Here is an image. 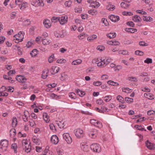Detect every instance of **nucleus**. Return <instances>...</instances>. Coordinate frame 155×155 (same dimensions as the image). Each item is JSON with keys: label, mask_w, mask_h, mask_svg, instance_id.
<instances>
[{"label": "nucleus", "mask_w": 155, "mask_h": 155, "mask_svg": "<svg viewBox=\"0 0 155 155\" xmlns=\"http://www.w3.org/2000/svg\"><path fill=\"white\" fill-rule=\"evenodd\" d=\"M24 33L23 31H20L17 35H15L14 37L15 38V42L18 43L19 42H21L24 38Z\"/></svg>", "instance_id": "f257e3e1"}, {"label": "nucleus", "mask_w": 155, "mask_h": 155, "mask_svg": "<svg viewBox=\"0 0 155 155\" xmlns=\"http://www.w3.org/2000/svg\"><path fill=\"white\" fill-rule=\"evenodd\" d=\"M90 148L93 152L96 153H99L101 150V147L97 143H94L91 145Z\"/></svg>", "instance_id": "f03ea898"}, {"label": "nucleus", "mask_w": 155, "mask_h": 155, "mask_svg": "<svg viewBox=\"0 0 155 155\" xmlns=\"http://www.w3.org/2000/svg\"><path fill=\"white\" fill-rule=\"evenodd\" d=\"M8 142L6 140H3L1 141L0 143V148L2 151H5L6 150L8 146Z\"/></svg>", "instance_id": "7ed1b4c3"}, {"label": "nucleus", "mask_w": 155, "mask_h": 155, "mask_svg": "<svg viewBox=\"0 0 155 155\" xmlns=\"http://www.w3.org/2000/svg\"><path fill=\"white\" fill-rule=\"evenodd\" d=\"M87 2L90 3L91 6L94 8H97L100 5V4L97 0H88Z\"/></svg>", "instance_id": "20e7f679"}, {"label": "nucleus", "mask_w": 155, "mask_h": 155, "mask_svg": "<svg viewBox=\"0 0 155 155\" xmlns=\"http://www.w3.org/2000/svg\"><path fill=\"white\" fill-rule=\"evenodd\" d=\"M63 138L68 144H71L72 141V139L68 133H64L63 134Z\"/></svg>", "instance_id": "39448f33"}, {"label": "nucleus", "mask_w": 155, "mask_h": 155, "mask_svg": "<svg viewBox=\"0 0 155 155\" xmlns=\"http://www.w3.org/2000/svg\"><path fill=\"white\" fill-rule=\"evenodd\" d=\"M90 122L92 125L96 126L99 128H101L102 127L101 123L100 121H97L95 119H91L90 120Z\"/></svg>", "instance_id": "423d86ee"}, {"label": "nucleus", "mask_w": 155, "mask_h": 155, "mask_svg": "<svg viewBox=\"0 0 155 155\" xmlns=\"http://www.w3.org/2000/svg\"><path fill=\"white\" fill-rule=\"evenodd\" d=\"M147 147L150 150H153L155 149V145L151 143L148 140H147L145 143Z\"/></svg>", "instance_id": "0eeeda50"}, {"label": "nucleus", "mask_w": 155, "mask_h": 155, "mask_svg": "<svg viewBox=\"0 0 155 155\" xmlns=\"http://www.w3.org/2000/svg\"><path fill=\"white\" fill-rule=\"evenodd\" d=\"M51 141L53 144H57L59 142V139L56 135H53L51 137Z\"/></svg>", "instance_id": "6e6552de"}, {"label": "nucleus", "mask_w": 155, "mask_h": 155, "mask_svg": "<svg viewBox=\"0 0 155 155\" xmlns=\"http://www.w3.org/2000/svg\"><path fill=\"white\" fill-rule=\"evenodd\" d=\"M15 78L18 82H21L22 83H24L26 81L25 78L22 75H18L16 76Z\"/></svg>", "instance_id": "1a4fd4ad"}, {"label": "nucleus", "mask_w": 155, "mask_h": 155, "mask_svg": "<svg viewBox=\"0 0 155 155\" xmlns=\"http://www.w3.org/2000/svg\"><path fill=\"white\" fill-rule=\"evenodd\" d=\"M97 134V130H96L94 129L92 131H91L89 132L88 135L89 136L93 139L96 138Z\"/></svg>", "instance_id": "9d476101"}, {"label": "nucleus", "mask_w": 155, "mask_h": 155, "mask_svg": "<svg viewBox=\"0 0 155 155\" xmlns=\"http://www.w3.org/2000/svg\"><path fill=\"white\" fill-rule=\"evenodd\" d=\"M67 16H62L60 17V20H59L58 21L61 25H63L67 22Z\"/></svg>", "instance_id": "9b49d317"}, {"label": "nucleus", "mask_w": 155, "mask_h": 155, "mask_svg": "<svg viewBox=\"0 0 155 155\" xmlns=\"http://www.w3.org/2000/svg\"><path fill=\"white\" fill-rule=\"evenodd\" d=\"M83 131L82 130L78 129L77 130L75 135L77 137L81 138L83 137Z\"/></svg>", "instance_id": "f8f14e48"}, {"label": "nucleus", "mask_w": 155, "mask_h": 155, "mask_svg": "<svg viewBox=\"0 0 155 155\" xmlns=\"http://www.w3.org/2000/svg\"><path fill=\"white\" fill-rule=\"evenodd\" d=\"M109 18L112 21L114 22L119 21L120 20L119 17L118 16L113 15L110 16Z\"/></svg>", "instance_id": "ddd939ff"}, {"label": "nucleus", "mask_w": 155, "mask_h": 155, "mask_svg": "<svg viewBox=\"0 0 155 155\" xmlns=\"http://www.w3.org/2000/svg\"><path fill=\"white\" fill-rule=\"evenodd\" d=\"M97 66L100 67H104L107 65V63H105V60H102L100 59V62H97Z\"/></svg>", "instance_id": "4468645a"}, {"label": "nucleus", "mask_w": 155, "mask_h": 155, "mask_svg": "<svg viewBox=\"0 0 155 155\" xmlns=\"http://www.w3.org/2000/svg\"><path fill=\"white\" fill-rule=\"evenodd\" d=\"M9 133L10 137H11L14 138V140H15L16 139L14 138L16 134V131L15 129L14 128L10 130Z\"/></svg>", "instance_id": "2eb2a0df"}, {"label": "nucleus", "mask_w": 155, "mask_h": 155, "mask_svg": "<svg viewBox=\"0 0 155 155\" xmlns=\"http://www.w3.org/2000/svg\"><path fill=\"white\" fill-rule=\"evenodd\" d=\"M59 70V68L57 66H54L52 67V69L51 72L52 74L54 75L57 73Z\"/></svg>", "instance_id": "dca6fc26"}, {"label": "nucleus", "mask_w": 155, "mask_h": 155, "mask_svg": "<svg viewBox=\"0 0 155 155\" xmlns=\"http://www.w3.org/2000/svg\"><path fill=\"white\" fill-rule=\"evenodd\" d=\"M34 3L35 5L37 6L43 7L44 5L43 0H36Z\"/></svg>", "instance_id": "f3484780"}, {"label": "nucleus", "mask_w": 155, "mask_h": 155, "mask_svg": "<svg viewBox=\"0 0 155 155\" xmlns=\"http://www.w3.org/2000/svg\"><path fill=\"white\" fill-rule=\"evenodd\" d=\"M43 24L45 27L47 28H49L51 25L50 21L48 19L44 20Z\"/></svg>", "instance_id": "a211bd4d"}, {"label": "nucleus", "mask_w": 155, "mask_h": 155, "mask_svg": "<svg viewBox=\"0 0 155 155\" xmlns=\"http://www.w3.org/2000/svg\"><path fill=\"white\" fill-rule=\"evenodd\" d=\"M144 96L150 100H153L154 98V96L150 93H145L144 94Z\"/></svg>", "instance_id": "6ab92c4d"}, {"label": "nucleus", "mask_w": 155, "mask_h": 155, "mask_svg": "<svg viewBox=\"0 0 155 155\" xmlns=\"http://www.w3.org/2000/svg\"><path fill=\"white\" fill-rule=\"evenodd\" d=\"M24 115L23 116V120L25 121H28V117H29V114L27 111H25L24 112Z\"/></svg>", "instance_id": "aec40b11"}, {"label": "nucleus", "mask_w": 155, "mask_h": 155, "mask_svg": "<svg viewBox=\"0 0 155 155\" xmlns=\"http://www.w3.org/2000/svg\"><path fill=\"white\" fill-rule=\"evenodd\" d=\"M49 73V70L48 69H45L43 72L42 74V77L43 79H46L48 76V74Z\"/></svg>", "instance_id": "412c9836"}, {"label": "nucleus", "mask_w": 155, "mask_h": 155, "mask_svg": "<svg viewBox=\"0 0 155 155\" xmlns=\"http://www.w3.org/2000/svg\"><path fill=\"white\" fill-rule=\"evenodd\" d=\"M133 20L136 22H140L142 21L141 18L137 15H135L133 17Z\"/></svg>", "instance_id": "4be33fe9"}, {"label": "nucleus", "mask_w": 155, "mask_h": 155, "mask_svg": "<svg viewBox=\"0 0 155 155\" xmlns=\"http://www.w3.org/2000/svg\"><path fill=\"white\" fill-rule=\"evenodd\" d=\"M81 149L85 152H88L89 150V148L88 145L85 144H82L81 146Z\"/></svg>", "instance_id": "5701e85b"}, {"label": "nucleus", "mask_w": 155, "mask_h": 155, "mask_svg": "<svg viewBox=\"0 0 155 155\" xmlns=\"http://www.w3.org/2000/svg\"><path fill=\"white\" fill-rule=\"evenodd\" d=\"M43 116L44 120L46 123H48L50 121V119L48 114L44 112L43 114Z\"/></svg>", "instance_id": "b1692460"}, {"label": "nucleus", "mask_w": 155, "mask_h": 155, "mask_svg": "<svg viewBox=\"0 0 155 155\" xmlns=\"http://www.w3.org/2000/svg\"><path fill=\"white\" fill-rule=\"evenodd\" d=\"M32 140L33 142L36 144H39L40 143V141L39 139L35 136H33Z\"/></svg>", "instance_id": "393cba45"}, {"label": "nucleus", "mask_w": 155, "mask_h": 155, "mask_svg": "<svg viewBox=\"0 0 155 155\" xmlns=\"http://www.w3.org/2000/svg\"><path fill=\"white\" fill-rule=\"evenodd\" d=\"M130 4L127 2H122L120 3V6L122 8L125 9H127L128 8Z\"/></svg>", "instance_id": "a878e982"}, {"label": "nucleus", "mask_w": 155, "mask_h": 155, "mask_svg": "<svg viewBox=\"0 0 155 155\" xmlns=\"http://www.w3.org/2000/svg\"><path fill=\"white\" fill-rule=\"evenodd\" d=\"M106 8L109 11H113L115 9V6L114 5L109 4L107 5Z\"/></svg>", "instance_id": "bb28decb"}, {"label": "nucleus", "mask_w": 155, "mask_h": 155, "mask_svg": "<svg viewBox=\"0 0 155 155\" xmlns=\"http://www.w3.org/2000/svg\"><path fill=\"white\" fill-rule=\"evenodd\" d=\"M125 30L127 32L131 33H133L137 31V30L136 29L132 28H126Z\"/></svg>", "instance_id": "cd10ccee"}, {"label": "nucleus", "mask_w": 155, "mask_h": 155, "mask_svg": "<svg viewBox=\"0 0 155 155\" xmlns=\"http://www.w3.org/2000/svg\"><path fill=\"white\" fill-rule=\"evenodd\" d=\"M97 38V36L96 35H93L88 37L87 38V40L89 41H91L96 39Z\"/></svg>", "instance_id": "c85d7f7f"}, {"label": "nucleus", "mask_w": 155, "mask_h": 155, "mask_svg": "<svg viewBox=\"0 0 155 155\" xmlns=\"http://www.w3.org/2000/svg\"><path fill=\"white\" fill-rule=\"evenodd\" d=\"M17 119L15 117H13V118L12 122V127H15L17 125Z\"/></svg>", "instance_id": "c756f323"}, {"label": "nucleus", "mask_w": 155, "mask_h": 155, "mask_svg": "<svg viewBox=\"0 0 155 155\" xmlns=\"http://www.w3.org/2000/svg\"><path fill=\"white\" fill-rule=\"evenodd\" d=\"M76 92L78 95L81 97L84 96L85 94V93L84 91H83L79 89H78L76 90Z\"/></svg>", "instance_id": "7c9ffc66"}, {"label": "nucleus", "mask_w": 155, "mask_h": 155, "mask_svg": "<svg viewBox=\"0 0 155 155\" xmlns=\"http://www.w3.org/2000/svg\"><path fill=\"white\" fill-rule=\"evenodd\" d=\"M38 54V50L36 49H33L30 53V54L33 57H35Z\"/></svg>", "instance_id": "2f4dec72"}, {"label": "nucleus", "mask_w": 155, "mask_h": 155, "mask_svg": "<svg viewBox=\"0 0 155 155\" xmlns=\"http://www.w3.org/2000/svg\"><path fill=\"white\" fill-rule=\"evenodd\" d=\"M30 143L26 145H25L24 146H23L24 148L25 149V151L27 152L28 153L30 152L31 150V146L30 145Z\"/></svg>", "instance_id": "473e14b6"}, {"label": "nucleus", "mask_w": 155, "mask_h": 155, "mask_svg": "<svg viewBox=\"0 0 155 155\" xmlns=\"http://www.w3.org/2000/svg\"><path fill=\"white\" fill-rule=\"evenodd\" d=\"M82 62V60L80 59H78L72 61V64L73 65H76L80 64Z\"/></svg>", "instance_id": "72a5a7b5"}, {"label": "nucleus", "mask_w": 155, "mask_h": 155, "mask_svg": "<svg viewBox=\"0 0 155 155\" xmlns=\"http://www.w3.org/2000/svg\"><path fill=\"white\" fill-rule=\"evenodd\" d=\"M107 83L108 84L112 86H117L119 85V84L117 82H114L111 80L108 81Z\"/></svg>", "instance_id": "f704fd0d"}, {"label": "nucleus", "mask_w": 155, "mask_h": 155, "mask_svg": "<svg viewBox=\"0 0 155 155\" xmlns=\"http://www.w3.org/2000/svg\"><path fill=\"white\" fill-rule=\"evenodd\" d=\"M127 80L130 81H133L134 82H137L138 81V80L137 78L135 77H128Z\"/></svg>", "instance_id": "c9c22d12"}, {"label": "nucleus", "mask_w": 155, "mask_h": 155, "mask_svg": "<svg viewBox=\"0 0 155 155\" xmlns=\"http://www.w3.org/2000/svg\"><path fill=\"white\" fill-rule=\"evenodd\" d=\"M88 13L92 15H96L97 12V11L95 9H91L88 11Z\"/></svg>", "instance_id": "e433bc0d"}, {"label": "nucleus", "mask_w": 155, "mask_h": 155, "mask_svg": "<svg viewBox=\"0 0 155 155\" xmlns=\"http://www.w3.org/2000/svg\"><path fill=\"white\" fill-rule=\"evenodd\" d=\"M143 20L146 21H153V18L150 16H144Z\"/></svg>", "instance_id": "4c0bfd02"}, {"label": "nucleus", "mask_w": 155, "mask_h": 155, "mask_svg": "<svg viewBox=\"0 0 155 155\" xmlns=\"http://www.w3.org/2000/svg\"><path fill=\"white\" fill-rule=\"evenodd\" d=\"M116 34L115 33H110L107 35V37H109L110 38H114L116 37Z\"/></svg>", "instance_id": "58836bf2"}, {"label": "nucleus", "mask_w": 155, "mask_h": 155, "mask_svg": "<svg viewBox=\"0 0 155 155\" xmlns=\"http://www.w3.org/2000/svg\"><path fill=\"white\" fill-rule=\"evenodd\" d=\"M27 6V3H23L19 7L20 8V9L23 10L26 8Z\"/></svg>", "instance_id": "ea45409f"}, {"label": "nucleus", "mask_w": 155, "mask_h": 155, "mask_svg": "<svg viewBox=\"0 0 155 155\" xmlns=\"http://www.w3.org/2000/svg\"><path fill=\"white\" fill-rule=\"evenodd\" d=\"M87 35L86 34L83 33L78 35V37L79 39H84Z\"/></svg>", "instance_id": "a19ab883"}, {"label": "nucleus", "mask_w": 155, "mask_h": 155, "mask_svg": "<svg viewBox=\"0 0 155 155\" xmlns=\"http://www.w3.org/2000/svg\"><path fill=\"white\" fill-rule=\"evenodd\" d=\"M69 96L72 99H75L76 98V94L73 92H71L69 94Z\"/></svg>", "instance_id": "79ce46f5"}, {"label": "nucleus", "mask_w": 155, "mask_h": 155, "mask_svg": "<svg viewBox=\"0 0 155 155\" xmlns=\"http://www.w3.org/2000/svg\"><path fill=\"white\" fill-rule=\"evenodd\" d=\"M104 100L106 102H108L111 100L112 98V96L111 95H107L104 97Z\"/></svg>", "instance_id": "37998d69"}, {"label": "nucleus", "mask_w": 155, "mask_h": 155, "mask_svg": "<svg viewBox=\"0 0 155 155\" xmlns=\"http://www.w3.org/2000/svg\"><path fill=\"white\" fill-rule=\"evenodd\" d=\"M117 99L120 102L123 103L124 102V98L120 95L118 96L117 97Z\"/></svg>", "instance_id": "c03bdc74"}, {"label": "nucleus", "mask_w": 155, "mask_h": 155, "mask_svg": "<svg viewBox=\"0 0 155 155\" xmlns=\"http://www.w3.org/2000/svg\"><path fill=\"white\" fill-rule=\"evenodd\" d=\"M125 101L128 103H131L133 102L134 99L133 98H130L128 97H126L125 98Z\"/></svg>", "instance_id": "a18cd8bd"}, {"label": "nucleus", "mask_w": 155, "mask_h": 155, "mask_svg": "<svg viewBox=\"0 0 155 155\" xmlns=\"http://www.w3.org/2000/svg\"><path fill=\"white\" fill-rule=\"evenodd\" d=\"M31 24V21L29 19H27L24 21L23 22V25L24 26H28L29 25Z\"/></svg>", "instance_id": "49530a36"}, {"label": "nucleus", "mask_w": 155, "mask_h": 155, "mask_svg": "<svg viewBox=\"0 0 155 155\" xmlns=\"http://www.w3.org/2000/svg\"><path fill=\"white\" fill-rule=\"evenodd\" d=\"M42 42L43 44L45 45H48L50 43L49 41L47 39H42Z\"/></svg>", "instance_id": "de8ad7c7"}, {"label": "nucleus", "mask_w": 155, "mask_h": 155, "mask_svg": "<svg viewBox=\"0 0 155 155\" xmlns=\"http://www.w3.org/2000/svg\"><path fill=\"white\" fill-rule=\"evenodd\" d=\"M17 145L16 143H13L12 145L11 148L13 149L15 153L17 152Z\"/></svg>", "instance_id": "09e8293b"}, {"label": "nucleus", "mask_w": 155, "mask_h": 155, "mask_svg": "<svg viewBox=\"0 0 155 155\" xmlns=\"http://www.w3.org/2000/svg\"><path fill=\"white\" fill-rule=\"evenodd\" d=\"M60 17H53L51 18V21L54 22H56L57 21L60 20Z\"/></svg>", "instance_id": "8fccbe9b"}, {"label": "nucleus", "mask_w": 155, "mask_h": 155, "mask_svg": "<svg viewBox=\"0 0 155 155\" xmlns=\"http://www.w3.org/2000/svg\"><path fill=\"white\" fill-rule=\"evenodd\" d=\"M96 103L97 104L99 105L103 104L104 102L103 101L101 98H99L97 100Z\"/></svg>", "instance_id": "3c124183"}, {"label": "nucleus", "mask_w": 155, "mask_h": 155, "mask_svg": "<svg viewBox=\"0 0 155 155\" xmlns=\"http://www.w3.org/2000/svg\"><path fill=\"white\" fill-rule=\"evenodd\" d=\"M147 114L148 115H153L155 114V111L153 110H149L147 111Z\"/></svg>", "instance_id": "603ef678"}, {"label": "nucleus", "mask_w": 155, "mask_h": 155, "mask_svg": "<svg viewBox=\"0 0 155 155\" xmlns=\"http://www.w3.org/2000/svg\"><path fill=\"white\" fill-rule=\"evenodd\" d=\"M135 54L140 56H142L143 54V53L142 51L137 50L135 51Z\"/></svg>", "instance_id": "864d4df0"}, {"label": "nucleus", "mask_w": 155, "mask_h": 155, "mask_svg": "<svg viewBox=\"0 0 155 155\" xmlns=\"http://www.w3.org/2000/svg\"><path fill=\"white\" fill-rule=\"evenodd\" d=\"M54 54H52L50 57H49L48 59V61L49 63H51L53 61L54 58Z\"/></svg>", "instance_id": "5fc2aeb1"}, {"label": "nucleus", "mask_w": 155, "mask_h": 155, "mask_svg": "<svg viewBox=\"0 0 155 155\" xmlns=\"http://www.w3.org/2000/svg\"><path fill=\"white\" fill-rule=\"evenodd\" d=\"M101 22L102 23L104 24L106 26H107L108 24L107 19L105 18L102 19Z\"/></svg>", "instance_id": "6e6d98bb"}, {"label": "nucleus", "mask_w": 155, "mask_h": 155, "mask_svg": "<svg viewBox=\"0 0 155 155\" xmlns=\"http://www.w3.org/2000/svg\"><path fill=\"white\" fill-rule=\"evenodd\" d=\"M139 45L141 46H147L148 45L147 43H146L144 41H143L139 42Z\"/></svg>", "instance_id": "4d7b16f0"}, {"label": "nucleus", "mask_w": 155, "mask_h": 155, "mask_svg": "<svg viewBox=\"0 0 155 155\" xmlns=\"http://www.w3.org/2000/svg\"><path fill=\"white\" fill-rule=\"evenodd\" d=\"M144 63L148 64L151 63L152 62V59L150 58H147L146 60L144 61Z\"/></svg>", "instance_id": "13d9d810"}, {"label": "nucleus", "mask_w": 155, "mask_h": 155, "mask_svg": "<svg viewBox=\"0 0 155 155\" xmlns=\"http://www.w3.org/2000/svg\"><path fill=\"white\" fill-rule=\"evenodd\" d=\"M72 3V2L70 0L68 1H66L65 3V5L66 6L69 7L71 6Z\"/></svg>", "instance_id": "bf43d9fd"}, {"label": "nucleus", "mask_w": 155, "mask_h": 155, "mask_svg": "<svg viewBox=\"0 0 155 155\" xmlns=\"http://www.w3.org/2000/svg\"><path fill=\"white\" fill-rule=\"evenodd\" d=\"M22 0H15V3L16 5L19 6L22 3Z\"/></svg>", "instance_id": "052dcab7"}, {"label": "nucleus", "mask_w": 155, "mask_h": 155, "mask_svg": "<svg viewBox=\"0 0 155 155\" xmlns=\"http://www.w3.org/2000/svg\"><path fill=\"white\" fill-rule=\"evenodd\" d=\"M122 14L124 15H132L133 13L130 12H122Z\"/></svg>", "instance_id": "680f3d73"}, {"label": "nucleus", "mask_w": 155, "mask_h": 155, "mask_svg": "<svg viewBox=\"0 0 155 155\" xmlns=\"http://www.w3.org/2000/svg\"><path fill=\"white\" fill-rule=\"evenodd\" d=\"M57 153L59 155H62L63 150L60 148H57Z\"/></svg>", "instance_id": "e2e57ef3"}, {"label": "nucleus", "mask_w": 155, "mask_h": 155, "mask_svg": "<svg viewBox=\"0 0 155 155\" xmlns=\"http://www.w3.org/2000/svg\"><path fill=\"white\" fill-rule=\"evenodd\" d=\"M102 84V82L100 81H97L94 82L93 83V84L96 86H99Z\"/></svg>", "instance_id": "0e129e2a"}, {"label": "nucleus", "mask_w": 155, "mask_h": 155, "mask_svg": "<svg viewBox=\"0 0 155 155\" xmlns=\"http://www.w3.org/2000/svg\"><path fill=\"white\" fill-rule=\"evenodd\" d=\"M55 36L58 38H60L63 37V35L60 34L58 32H56L54 33Z\"/></svg>", "instance_id": "69168bd1"}, {"label": "nucleus", "mask_w": 155, "mask_h": 155, "mask_svg": "<svg viewBox=\"0 0 155 155\" xmlns=\"http://www.w3.org/2000/svg\"><path fill=\"white\" fill-rule=\"evenodd\" d=\"M15 73V70H10L8 73V75L9 76H12L13 74H14Z\"/></svg>", "instance_id": "338daca9"}, {"label": "nucleus", "mask_w": 155, "mask_h": 155, "mask_svg": "<svg viewBox=\"0 0 155 155\" xmlns=\"http://www.w3.org/2000/svg\"><path fill=\"white\" fill-rule=\"evenodd\" d=\"M97 49L99 51H102L104 49V47L103 46H98L97 47Z\"/></svg>", "instance_id": "774afa93"}]
</instances>
